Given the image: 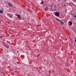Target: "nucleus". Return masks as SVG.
I'll use <instances>...</instances> for the list:
<instances>
[{
  "label": "nucleus",
  "instance_id": "17",
  "mask_svg": "<svg viewBox=\"0 0 76 76\" xmlns=\"http://www.w3.org/2000/svg\"><path fill=\"white\" fill-rule=\"evenodd\" d=\"M58 1H60V0H58Z\"/></svg>",
  "mask_w": 76,
  "mask_h": 76
},
{
  "label": "nucleus",
  "instance_id": "3",
  "mask_svg": "<svg viewBox=\"0 0 76 76\" xmlns=\"http://www.w3.org/2000/svg\"><path fill=\"white\" fill-rule=\"evenodd\" d=\"M56 19L57 20H58V21H59V22H60L62 24V25H64V23L63 22L60 20H59L58 19L56 18Z\"/></svg>",
  "mask_w": 76,
  "mask_h": 76
},
{
  "label": "nucleus",
  "instance_id": "16",
  "mask_svg": "<svg viewBox=\"0 0 76 76\" xmlns=\"http://www.w3.org/2000/svg\"><path fill=\"white\" fill-rule=\"evenodd\" d=\"M64 6H66V4H64Z\"/></svg>",
  "mask_w": 76,
  "mask_h": 76
},
{
  "label": "nucleus",
  "instance_id": "2",
  "mask_svg": "<svg viewBox=\"0 0 76 76\" xmlns=\"http://www.w3.org/2000/svg\"><path fill=\"white\" fill-rule=\"evenodd\" d=\"M8 4L9 6V7H12V6H13V5L10 2L8 3Z\"/></svg>",
  "mask_w": 76,
  "mask_h": 76
},
{
  "label": "nucleus",
  "instance_id": "18",
  "mask_svg": "<svg viewBox=\"0 0 76 76\" xmlns=\"http://www.w3.org/2000/svg\"><path fill=\"white\" fill-rule=\"evenodd\" d=\"M55 7H56V6H54Z\"/></svg>",
  "mask_w": 76,
  "mask_h": 76
},
{
  "label": "nucleus",
  "instance_id": "4",
  "mask_svg": "<svg viewBox=\"0 0 76 76\" xmlns=\"http://www.w3.org/2000/svg\"><path fill=\"white\" fill-rule=\"evenodd\" d=\"M69 25H72V22H71V21H69Z\"/></svg>",
  "mask_w": 76,
  "mask_h": 76
},
{
  "label": "nucleus",
  "instance_id": "8",
  "mask_svg": "<svg viewBox=\"0 0 76 76\" xmlns=\"http://www.w3.org/2000/svg\"><path fill=\"white\" fill-rule=\"evenodd\" d=\"M44 1H42V2L40 3L41 4H44Z\"/></svg>",
  "mask_w": 76,
  "mask_h": 76
},
{
  "label": "nucleus",
  "instance_id": "9",
  "mask_svg": "<svg viewBox=\"0 0 76 76\" xmlns=\"http://www.w3.org/2000/svg\"><path fill=\"white\" fill-rule=\"evenodd\" d=\"M10 18H12V16H9Z\"/></svg>",
  "mask_w": 76,
  "mask_h": 76
},
{
  "label": "nucleus",
  "instance_id": "11",
  "mask_svg": "<svg viewBox=\"0 0 76 76\" xmlns=\"http://www.w3.org/2000/svg\"><path fill=\"white\" fill-rule=\"evenodd\" d=\"M74 18H76V15L75 16Z\"/></svg>",
  "mask_w": 76,
  "mask_h": 76
},
{
  "label": "nucleus",
  "instance_id": "7",
  "mask_svg": "<svg viewBox=\"0 0 76 76\" xmlns=\"http://www.w3.org/2000/svg\"><path fill=\"white\" fill-rule=\"evenodd\" d=\"M3 10H0V13H3Z\"/></svg>",
  "mask_w": 76,
  "mask_h": 76
},
{
  "label": "nucleus",
  "instance_id": "10",
  "mask_svg": "<svg viewBox=\"0 0 76 76\" xmlns=\"http://www.w3.org/2000/svg\"><path fill=\"white\" fill-rule=\"evenodd\" d=\"M75 42H76V38H75Z\"/></svg>",
  "mask_w": 76,
  "mask_h": 76
},
{
  "label": "nucleus",
  "instance_id": "1",
  "mask_svg": "<svg viewBox=\"0 0 76 76\" xmlns=\"http://www.w3.org/2000/svg\"><path fill=\"white\" fill-rule=\"evenodd\" d=\"M55 15L56 16L58 17L59 16V12H56L55 13Z\"/></svg>",
  "mask_w": 76,
  "mask_h": 76
},
{
  "label": "nucleus",
  "instance_id": "19",
  "mask_svg": "<svg viewBox=\"0 0 76 76\" xmlns=\"http://www.w3.org/2000/svg\"><path fill=\"white\" fill-rule=\"evenodd\" d=\"M75 1H76V0H75Z\"/></svg>",
  "mask_w": 76,
  "mask_h": 76
},
{
  "label": "nucleus",
  "instance_id": "15",
  "mask_svg": "<svg viewBox=\"0 0 76 76\" xmlns=\"http://www.w3.org/2000/svg\"><path fill=\"white\" fill-rule=\"evenodd\" d=\"M17 52L18 53H19V51H17Z\"/></svg>",
  "mask_w": 76,
  "mask_h": 76
},
{
  "label": "nucleus",
  "instance_id": "5",
  "mask_svg": "<svg viewBox=\"0 0 76 76\" xmlns=\"http://www.w3.org/2000/svg\"><path fill=\"white\" fill-rule=\"evenodd\" d=\"M16 16H18V19H20V15H16Z\"/></svg>",
  "mask_w": 76,
  "mask_h": 76
},
{
  "label": "nucleus",
  "instance_id": "6",
  "mask_svg": "<svg viewBox=\"0 0 76 76\" xmlns=\"http://www.w3.org/2000/svg\"><path fill=\"white\" fill-rule=\"evenodd\" d=\"M48 9V8L47 7H46V8L45 9V10H46V11H47Z\"/></svg>",
  "mask_w": 76,
  "mask_h": 76
},
{
  "label": "nucleus",
  "instance_id": "14",
  "mask_svg": "<svg viewBox=\"0 0 76 76\" xmlns=\"http://www.w3.org/2000/svg\"><path fill=\"white\" fill-rule=\"evenodd\" d=\"M64 0L65 1H66L67 0Z\"/></svg>",
  "mask_w": 76,
  "mask_h": 76
},
{
  "label": "nucleus",
  "instance_id": "13",
  "mask_svg": "<svg viewBox=\"0 0 76 76\" xmlns=\"http://www.w3.org/2000/svg\"><path fill=\"white\" fill-rule=\"evenodd\" d=\"M65 12H66V11H67V10H65Z\"/></svg>",
  "mask_w": 76,
  "mask_h": 76
},
{
  "label": "nucleus",
  "instance_id": "12",
  "mask_svg": "<svg viewBox=\"0 0 76 76\" xmlns=\"http://www.w3.org/2000/svg\"><path fill=\"white\" fill-rule=\"evenodd\" d=\"M9 48V47L7 46V48Z\"/></svg>",
  "mask_w": 76,
  "mask_h": 76
}]
</instances>
